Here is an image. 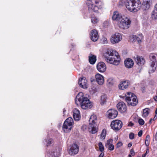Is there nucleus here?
Returning <instances> with one entry per match:
<instances>
[{"instance_id": "37", "label": "nucleus", "mask_w": 157, "mask_h": 157, "mask_svg": "<svg viewBox=\"0 0 157 157\" xmlns=\"http://www.w3.org/2000/svg\"><path fill=\"white\" fill-rule=\"evenodd\" d=\"M138 122L139 124L140 125H143L144 124V121L142 118H140L138 119Z\"/></svg>"}, {"instance_id": "34", "label": "nucleus", "mask_w": 157, "mask_h": 157, "mask_svg": "<svg viewBox=\"0 0 157 157\" xmlns=\"http://www.w3.org/2000/svg\"><path fill=\"white\" fill-rule=\"evenodd\" d=\"M150 140V136L149 135H148L146 136L145 142V144L147 146L149 145Z\"/></svg>"}, {"instance_id": "47", "label": "nucleus", "mask_w": 157, "mask_h": 157, "mask_svg": "<svg viewBox=\"0 0 157 157\" xmlns=\"http://www.w3.org/2000/svg\"><path fill=\"white\" fill-rule=\"evenodd\" d=\"M104 153L103 152H101L100 154V155H99V157H103V156H104Z\"/></svg>"}, {"instance_id": "46", "label": "nucleus", "mask_w": 157, "mask_h": 157, "mask_svg": "<svg viewBox=\"0 0 157 157\" xmlns=\"http://www.w3.org/2000/svg\"><path fill=\"white\" fill-rule=\"evenodd\" d=\"M141 90H142V92L143 93L145 92V87L144 86L142 87H141Z\"/></svg>"}, {"instance_id": "41", "label": "nucleus", "mask_w": 157, "mask_h": 157, "mask_svg": "<svg viewBox=\"0 0 157 157\" xmlns=\"http://www.w3.org/2000/svg\"><path fill=\"white\" fill-rule=\"evenodd\" d=\"M134 134L132 132H131L129 135V138L131 140L133 139L134 138Z\"/></svg>"}, {"instance_id": "1", "label": "nucleus", "mask_w": 157, "mask_h": 157, "mask_svg": "<svg viewBox=\"0 0 157 157\" xmlns=\"http://www.w3.org/2000/svg\"><path fill=\"white\" fill-rule=\"evenodd\" d=\"M104 56L105 60L109 63L117 66L120 63L121 58L118 53L115 51L114 54L112 49H108L104 53Z\"/></svg>"}, {"instance_id": "5", "label": "nucleus", "mask_w": 157, "mask_h": 157, "mask_svg": "<svg viewBox=\"0 0 157 157\" xmlns=\"http://www.w3.org/2000/svg\"><path fill=\"white\" fill-rule=\"evenodd\" d=\"M125 101L128 105L135 106L137 105L138 100L134 94L131 92H127L125 94Z\"/></svg>"}, {"instance_id": "39", "label": "nucleus", "mask_w": 157, "mask_h": 157, "mask_svg": "<svg viewBox=\"0 0 157 157\" xmlns=\"http://www.w3.org/2000/svg\"><path fill=\"white\" fill-rule=\"evenodd\" d=\"M108 149L110 151H113L114 149V145L113 144H111L108 146Z\"/></svg>"}, {"instance_id": "14", "label": "nucleus", "mask_w": 157, "mask_h": 157, "mask_svg": "<svg viewBox=\"0 0 157 157\" xmlns=\"http://www.w3.org/2000/svg\"><path fill=\"white\" fill-rule=\"evenodd\" d=\"M118 110L121 113H124L127 110L126 104L123 102H121L118 103L117 105Z\"/></svg>"}, {"instance_id": "12", "label": "nucleus", "mask_w": 157, "mask_h": 157, "mask_svg": "<svg viewBox=\"0 0 157 157\" xmlns=\"http://www.w3.org/2000/svg\"><path fill=\"white\" fill-rule=\"evenodd\" d=\"M118 114L117 110L115 109H110L106 113V116L109 119H113L116 118Z\"/></svg>"}, {"instance_id": "18", "label": "nucleus", "mask_w": 157, "mask_h": 157, "mask_svg": "<svg viewBox=\"0 0 157 157\" xmlns=\"http://www.w3.org/2000/svg\"><path fill=\"white\" fill-rule=\"evenodd\" d=\"M98 70L100 72H104L106 70V66L105 64L103 62H100L98 63L97 66Z\"/></svg>"}, {"instance_id": "36", "label": "nucleus", "mask_w": 157, "mask_h": 157, "mask_svg": "<svg viewBox=\"0 0 157 157\" xmlns=\"http://www.w3.org/2000/svg\"><path fill=\"white\" fill-rule=\"evenodd\" d=\"M113 141V140L111 139H110L108 140L107 141V142L105 144V146L106 147H107L108 146L111 144L112 143Z\"/></svg>"}, {"instance_id": "10", "label": "nucleus", "mask_w": 157, "mask_h": 157, "mask_svg": "<svg viewBox=\"0 0 157 157\" xmlns=\"http://www.w3.org/2000/svg\"><path fill=\"white\" fill-rule=\"evenodd\" d=\"M121 35L119 33H116L112 35L110 38V41L113 44L118 43L122 39Z\"/></svg>"}, {"instance_id": "7", "label": "nucleus", "mask_w": 157, "mask_h": 157, "mask_svg": "<svg viewBox=\"0 0 157 157\" xmlns=\"http://www.w3.org/2000/svg\"><path fill=\"white\" fill-rule=\"evenodd\" d=\"M74 122L71 117L68 118L64 122L63 126V129L65 132H70L71 130Z\"/></svg>"}, {"instance_id": "20", "label": "nucleus", "mask_w": 157, "mask_h": 157, "mask_svg": "<svg viewBox=\"0 0 157 157\" xmlns=\"http://www.w3.org/2000/svg\"><path fill=\"white\" fill-rule=\"evenodd\" d=\"M73 117L75 121H79L81 118L79 111L77 109H75L73 110Z\"/></svg>"}, {"instance_id": "11", "label": "nucleus", "mask_w": 157, "mask_h": 157, "mask_svg": "<svg viewBox=\"0 0 157 157\" xmlns=\"http://www.w3.org/2000/svg\"><path fill=\"white\" fill-rule=\"evenodd\" d=\"M110 126L111 128L114 130L118 131L122 128V123L120 120H115L111 122Z\"/></svg>"}, {"instance_id": "38", "label": "nucleus", "mask_w": 157, "mask_h": 157, "mask_svg": "<svg viewBox=\"0 0 157 157\" xmlns=\"http://www.w3.org/2000/svg\"><path fill=\"white\" fill-rule=\"evenodd\" d=\"M91 21L94 24H96L97 23L98 19L96 17H92L91 19Z\"/></svg>"}, {"instance_id": "40", "label": "nucleus", "mask_w": 157, "mask_h": 157, "mask_svg": "<svg viewBox=\"0 0 157 157\" xmlns=\"http://www.w3.org/2000/svg\"><path fill=\"white\" fill-rule=\"evenodd\" d=\"M123 145L121 141L118 142L116 146V148H119L120 147L122 146Z\"/></svg>"}, {"instance_id": "56", "label": "nucleus", "mask_w": 157, "mask_h": 157, "mask_svg": "<svg viewBox=\"0 0 157 157\" xmlns=\"http://www.w3.org/2000/svg\"><path fill=\"white\" fill-rule=\"evenodd\" d=\"M65 111H63V112H65Z\"/></svg>"}, {"instance_id": "54", "label": "nucleus", "mask_w": 157, "mask_h": 157, "mask_svg": "<svg viewBox=\"0 0 157 157\" xmlns=\"http://www.w3.org/2000/svg\"><path fill=\"white\" fill-rule=\"evenodd\" d=\"M155 114H157V108H156V109L155 110Z\"/></svg>"}, {"instance_id": "42", "label": "nucleus", "mask_w": 157, "mask_h": 157, "mask_svg": "<svg viewBox=\"0 0 157 157\" xmlns=\"http://www.w3.org/2000/svg\"><path fill=\"white\" fill-rule=\"evenodd\" d=\"M149 149H147L146 152L143 155L142 157H145L147 154L149 152Z\"/></svg>"}, {"instance_id": "15", "label": "nucleus", "mask_w": 157, "mask_h": 157, "mask_svg": "<svg viewBox=\"0 0 157 157\" xmlns=\"http://www.w3.org/2000/svg\"><path fill=\"white\" fill-rule=\"evenodd\" d=\"M87 82L86 78L83 77L79 79L78 84L81 87L84 89H86L87 88Z\"/></svg>"}, {"instance_id": "23", "label": "nucleus", "mask_w": 157, "mask_h": 157, "mask_svg": "<svg viewBox=\"0 0 157 157\" xmlns=\"http://www.w3.org/2000/svg\"><path fill=\"white\" fill-rule=\"evenodd\" d=\"M97 60L96 56L90 53L89 56V61L90 63L92 64H94Z\"/></svg>"}, {"instance_id": "22", "label": "nucleus", "mask_w": 157, "mask_h": 157, "mask_svg": "<svg viewBox=\"0 0 157 157\" xmlns=\"http://www.w3.org/2000/svg\"><path fill=\"white\" fill-rule=\"evenodd\" d=\"M134 58L137 64L139 65H143L145 63L144 59L142 56H136V58H135V57H134Z\"/></svg>"}, {"instance_id": "45", "label": "nucleus", "mask_w": 157, "mask_h": 157, "mask_svg": "<svg viewBox=\"0 0 157 157\" xmlns=\"http://www.w3.org/2000/svg\"><path fill=\"white\" fill-rule=\"evenodd\" d=\"M134 125V124L133 123H132V122H130L128 124V126L132 127Z\"/></svg>"}, {"instance_id": "4", "label": "nucleus", "mask_w": 157, "mask_h": 157, "mask_svg": "<svg viewBox=\"0 0 157 157\" xmlns=\"http://www.w3.org/2000/svg\"><path fill=\"white\" fill-rule=\"evenodd\" d=\"M125 4L127 9L133 12L138 11L141 6V3L140 0H127Z\"/></svg>"}, {"instance_id": "3", "label": "nucleus", "mask_w": 157, "mask_h": 157, "mask_svg": "<svg viewBox=\"0 0 157 157\" xmlns=\"http://www.w3.org/2000/svg\"><path fill=\"white\" fill-rule=\"evenodd\" d=\"M86 4L88 10L90 12L98 13L99 11L103 8V4L101 0H88Z\"/></svg>"}, {"instance_id": "44", "label": "nucleus", "mask_w": 157, "mask_h": 157, "mask_svg": "<svg viewBox=\"0 0 157 157\" xmlns=\"http://www.w3.org/2000/svg\"><path fill=\"white\" fill-rule=\"evenodd\" d=\"M143 131L142 130H140L138 133V135L139 137H141L142 135Z\"/></svg>"}, {"instance_id": "19", "label": "nucleus", "mask_w": 157, "mask_h": 157, "mask_svg": "<svg viewBox=\"0 0 157 157\" xmlns=\"http://www.w3.org/2000/svg\"><path fill=\"white\" fill-rule=\"evenodd\" d=\"M125 67L128 68H130L133 67L134 65L133 61L130 58H127L124 61Z\"/></svg>"}, {"instance_id": "28", "label": "nucleus", "mask_w": 157, "mask_h": 157, "mask_svg": "<svg viewBox=\"0 0 157 157\" xmlns=\"http://www.w3.org/2000/svg\"><path fill=\"white\" fill-rule=\"evenodd\" d=\"M46 146L48 147L53 144L54 141L52 138H47L46 139Z\"/></svg>"}, {"instance_id": "9", "label": "nucleus", "mask_w": 157, "mask_h": 157, "mask_svg": "<svg viewBox=\"0 0 157 157\" xmlns=\"http://www.w3.org/2000/svg\"><path fill=\"white\" fill-rule=\"evenodd\" d=\"M131 21L127 17L122 19L119 24V27L122 29H127L130 26Z\"/></svg>"}, {"instance_id": "49", "label": "nucleus", "mask_w": 157, "mask_h": 157, "mask_svg": "<svg viewBox=\"0 0 157 157\" xmlns=\"http://www.w3.org/2000/svg\"><path fill=\"white\" fill-rule=\"evenodd\" d=\"M153 98L155 101H157V95L153 97Z\"/></svg>"}, {"instance_id": "55", "label": "nucleus", "mask_w": 157, "mask_h": 157, "mask_svg": "<svg viewBox=\"0 0 157 157\" xmlns=\"http://www.w3.org/2000/svg\"><path fill=\"white\" fill-rule=\"evenodd\" d=\"M128 157H132V156L131 154H129L128 155Z\"/></svg>"}, {"instance_id": "30", "label": "nucleus", "mask_w": 157, "mask_h": 157, "mask_svg": "<svg viewBox=\"0 0 157 157\" xmlns=\"http://www.w3.org/2000/svg\"><path fill=\"white\" fill-rule=\"evenodd\" d=\"M106 134V130L105 129H103L100 135V139L102 140H104L105 138Z\"/></svg>"}, {"instance_id": "53", "label": "nucleus", "mask_w": 157, "mask_h": 157, "mask_svg": "<svg viewBox=\"0 0 157 157\" xmlns=\"http://www.w3.org/2000/svg\"><path fill=\"white\" fill-rule=\"evenodd\" d=\"M155 10H157V3L155 5Z\"/></svg>"}, {"instance_id": "32", "label": "nucleus", "mask_w": 157, "mask_h": 157, "mask_svg": "<svg viewBox=\"0 0 157 157\" xmlns=\"http://www.w3.org/2000/svg\"><path fill=\"white\" fill-rule=\"evenodd\" d=\"M114 81L112 78H109L108 79L107 82V84L109 86H111L113 85Z\"/></svg>"}, {"instance_id": "24", "label": "nucleus", "mask_w": 157, "mask_h": 157, "mask_svg": "<svg viewBox=\"0 0 157 157\" xmlns=\"http://www.w3.org/2000/svg\"><path fill=\"white\" fill-rule=\"evenodd\" d=\"M152 3V0H143V5L145 10L148 9Z\"/></svg>"}, {"instance_id": "17", "label": "nucleus", "mask_w": 157, "mask_h": 157, "mask_svg": "<svg viewBox=\"0 0 157 157\" xmlns=\"http://www.w3.org/2000/svg\"><path fill=\"white\" fill-rule=\"evenodd\" d=\"M96 81L100 85L103 84L104 82V77L98 73L95 75Z\"/></svg>"}, {"instance_id": "29", "label": "nucleus", "mask_w": 157, "mask_h": 157, "mask_svg": "<svg viewBox=\"0 0 157 157\" xmlns=\"http://www.w3.org/2000/svg\"><path fill=\"white\" fill-rule=\"evenodd\" d=\"M150 109L148 108H146L143 110L142 116L144 117L147 116L149 114Z\"/></svg>"}, {"instance_id": "52", "label": "nucleus", "mask_w": 157, "mask_h": 157, "mask_svg": "<svg viewBox=\"0 0 157 157\" xmlns=\"http://www.w3.org/2000/svg\"><path fill=\"white\" fill-rule=\"evenodd\" d=\"M155 139L157 141V132L156 133L155 136Z\"/></svg>"}, {"instance_id": "27", "label": "nucleus", "mask_w": 157, "mask_h": 157, "mask_svg": "<svg viewBox=\"0 0 157 157\" xmlns=\"http://www.w3.org/2000/svg\"><path fill=\"white\" fill-rule=\"evenodd\" d=\"M133 38L135 41H137L139 43H140L141 41V40L143 38V36L142 34H140L138 36L133 35Z\"/></svg>"}, {"instance_id": "2", "label": "nucleus", "mask_w": 157, "mask_h": 157, "mask_svg": "<svg viewBox=\"0 0 157 157\" xmlns=\"http://www.w3.org/2000/svg\"><path fill=\"white\" fill-rule=\"evenodd\" d=\"M75 103L77 105H80L81 108L84 109H89L92 106V103L86 97L84 96L83 93L79 92L76 96Z\"/></svg>"}, {"instance_id": "51", "label": "nucleus", "mask_w": 157, "mask_h": 157, "mask_svg": "<svg viewBox=\"0 0 157 157\" xmlns=\"http://www.w3.org/2000/svg\"><path fill=\"white\" fill-rule=\"evenodd\" d=\"M153 120V119L152 118H151L149 121V123L151 124Z\"/></svg>"}, {"instance_id": "16", "label": "nucleus", "mask_w": 157, "mask_h": 157, "mask_svg": "<svg viewBox=\"0 0 157 157\" xmlns=\"http://www.w3.org/2000/svg\"><path fill=\"white\" fill-rule=\"evenodd\" d=\"M90 39L94 42L96 41L98 38V31L96 29L92 30L90 35Z\"/></svg>"}, {"instance_id": "8", "label": "nucleus", "mask_w": 157, "mask_h": 157, "mask_svg": "<svg viewBox=\"0 0 157 157\" xmlns=\"http://www.w3.org/2000/svg\"><path fill=\"white\" fill-rule=\"evenodd\" d=\"M150 61V66L152 68V71L154 72L157 66V54L155 53H151L149 56Z\"/></svg>"}, {"instance_id": "43", "label": "nucleus", "mask_w": 157, "mask_h": 157, "mask_svg": "<svg viewBox=\"0 0 157 157\" xmlns=\"http://www.w3.org/2000/svg\"><path fill=\"white\" fill-rule=\"evenodd\" d=\"M130 153L132 155H135V153L133 149H132L130 150Z\"/></svg>"}, {"instance_id": "6", "label": "nucleus", "mask_w": 157, "mask_h": 157, "mask_svg": "<svg viewBox=\"0 0 157 157\" xmlns=\"http://www.w3.org/2000/svg\"><path fill=\"white\" fill-rule=\"evenodd\" d=\"M97 121V117L94 115H91L89 120V124L90 128H91V132L92 134H95L98 131L97 128V124H96Z\"/></svg>"}, {"instance_id": "13", "label": "nucleus", "mask_w": 157, "mask_h": 157, "mask_svg": "<svg viewBox=\"0 0 157 157\" xmlns=\"http://www.w3.org/2000/svg\"><path fill=\"white\" fill-rule=\"evenodd\" d=\"M79 150L78 146L76 144H74L71 147L68 153L71 155H74L77 154Z\"/></svg>"}, {"instance_id": "31", "label": "nucleus", "mask_w": 157, "mask_h": 157, "mask_svg": "<svg viewBox=\"0 0 157 157\" xmlns=\"http://www.w3.org/2000/svg\"><path fill=\"white\" fill-rule=\"evenodd\" d=\"M107 96L105 95H103L101 96L100 104L101 105H103L106 102Z\"/></svg>"}, {"instance_id": "50", "label": "nucleus", "mask_w": 157, "mask_h": 157, "mask_svg": "<svg viewBox=\"0 0 157 157\" xmlns=\"http://www.w3.org/2000/svg\"><path fill=\"white\" fill-rule=\"evenodd\" d=\"M157 118V114H155L154 117V118L153 119L154 121H155Z\"/></svg>"}, {"instance_id": "21", "label": "nucleus", "mask_w": 157, "mask_h": 157, "mask_svg": "<svg viewBox=\"0 0 157 157\" xmlns=\"http://www.w3.org/2000/svg\"><path fill=\"white\" fill-rule=\"evenodd\" d=\"M48 155L49 157H58L60 155V152H57L56 149H53L49 151Z\"/></svg>"}, {"instance_id": "35", "label": "nucleus", "mask_w": 157, "mask_h": 157, "mask_svg": "<svg viewBox=\"0 0 157 157\" xmlns=\"http://www.w3.org/2000/svg\"><path fill=\"white\" fill-rule=\"evenodd\" d=\"M98 146L99 150L101 152H102L104 150V147L101 142H99L98 144Z\"/></svg>"}, {"instance_id": "26", "label": "nucleus", "mask_w": 157, "mask_h": 157, "mask_svg": "<svg viewBox=\"0 0 157 157\" xmlns=\"http://www.w3.org/2000/svg\"><path fill=\"white\" fill-rule=\"evenodd\" d=\"M121 18V16L117 11H115L113 12L112 17V19L113 21H119Z\"/></svg>"}, {"instance_id": "48", "label": "nucleus", "mask_w": 157, "mask_h": 157, "mask_svg": "<svg viewBox=\"0 0 157 157\" xmlns=\"http://www.w3.org/2000/svg\"><path fill=\"white\" fill-rule=\"evenodd\" d=\"M132 145V143H129L128 144V147H131Z\"/></svg>"}, {"instance_id": "25", "label": "nucleus", "mask_w": 157, "mask_h": 157, "mask_svg": "<svg viewBox=\"0 0 157 157\" xmlns=\"http://www.w3.org/2000/svg\"><path fill=\"white\" fill-rule=\"evenodd\" d=\"M128 83L127 81H124L121 82L119 85V89L123 90L127 88L128 86Z\"/></svg>"}, {"instance_id": "33", "label": "nucleus", "mask_w": 157, "mask_h": 157, "mask_svg": "<svg viewBox=\"0 0 157 157\" xmlns=\"http://www.w3.org/2000/svg\"><path fill=\"white\" fill-rule=\"evenodd\" d=\"M152 18L153 19H157V10H155L153 11L151 15Z\"/></svg>"}]
</instances>
